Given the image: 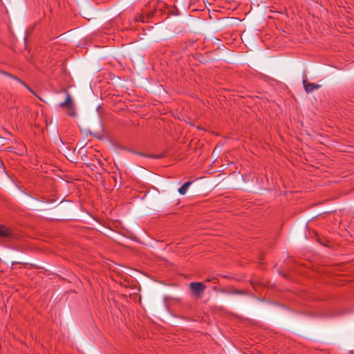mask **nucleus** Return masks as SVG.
Here are the masks:
<instances>
[{
  "instance_id": "9d476101",
  "label": "nucleus",
  "mask_w": 354,
  "mask_h": 354,
  "mask_svg": "<svg viewBox=\"0 0 354 354\" xmlns=\"http://www.w3.org/2000/svg\"><path fill=\"white\" fill-rule=\"evenodd\" d=\"M232 294H234V295H247L248 294V292L245 290H233L232 292H231Z\"/></svg>"
},
{
  "instance_id": "dca6fc26",
  "label": "nucleus",
  "mask_w": 354,
  "mask_h": 354,
  "mask_svg": "<svg viewBox=\"0 0 354 354\" xmlns=\"http://www.w3.org/2000/svg\"><path fill=\"white\" fill-rule=\"evenodd\" d=\"M15 263H19V262H12V265H14Z\"/></svg>"
},
{
  "instance_id": "0eeeda50",
  "label": "nucleus",
  "mask_w": 354,
  "mask_h": 354,
  "mask_svg": "<svg viewBox=\"0 0 354 354\" xmlns=\"http://www.w3.org/2000/svg\"><path fill=\"white\" fill-rule=\"evenodd\" d=\"M193 44H194L193 41H187L180 42L179 44V50L180 51H185L189 46H193Z\"/></svg>"
},
{
  "instance_id": "20e7f679",
  "label": "nucleus",
  "mask_w": 354,
  "mask_h": 354,
  "mask_svg": "<svg viewBox=\"0 0 354 354\" xmlns=\"http://www.w3.org/2000/svg\"><path fill=\"white\" fill-rule=\"evenodd\" d=\"M303 85L305 91L308 93L313 92L314 90L319 89L321 85L315 83H310L307 80H303Z\"/></svg>"
},
{
  "instance_id": "4468645a",
  "label": "nucleus",
  "mask_w": 354,
  "mask_h": 354,
  "mask_svg": "<svg viewBox=\"0 0 354 354\" xmlns=\"http://www.w3.org/2000/svg\"><path fill=\"white\" fill-rule=\"evenodd\" d=\"M221 292H225V293H226V292H227V291H225V290H221Z\"/></svg>"
},
{
  "instance_id": "39448f33",
  "label": "nucleus",
  "mask_w": 354,
  "mask_h": 354,
  "mask_svg": "<svg viewBox=\"0 0 354 354\" xmlns=\"http://www.w3.org/2000/svg\"><path fill=\"white\" fill-rule=\"evenodd\" d=\"M153 12H152L151 14H147V21L145 20V18H146L145 16L142 13L137 15L134 18V21L142 22V23L148 22L149 21L148 20L153 16Z\"/></svg>"
},
{
  "instance_id": "f257e3e1",
  "label": "nucleus",
  "mask_w": 354,
  "mask_h": 354,
  "mask_svg": "<svg viewBox=\"0 0 354 354\" xmlns=\"http://www.w3.org/2000/svg\"><path fill=\"white\" fill-rule=\"evenodd\" d=\"M66 98L63 102L59 104V107L68 109L67 115L70 117L74 118L76 116V111L75 110V104H74V102L71 97L70 93L67 91H66Z\"/></svg>"
},
{
  "instance_id": "2eb2a0df",
  "label": "nucleus",
  "mask_w": 354,
  "mask_h": 354,
  "mask_svg": "<svg viewBox=\"0 0 354 354\" xmlns=\"http://www.w3.org/2000/svg\"><path fill=\"white\" fill-rule=\"evenodd\" d=\"M221 277H223V278H227V276H225V275H220Z\"/></svg>"
},
{
  "instance_id": "6e6552de",
  "label": "nucleus",
  "mask_w": 354,
  "mask_h": 354,
  "mask_svg": "<svg viewBox=\"0 0 354 354\" xmlns=\"http://www.w3.org/2000/svg\"><path fill=\"white\" fill-rule=\"evenodd\" d=\"M6 74L10 77L11 78L15 80L16 81H17L19 83H20L21 84H22L23 86H24V84H26V82H24L23 80H21L20 78H19L18 77L14 75H11V74H9L8 73H6Z\"/></svg>"
},
{
  "instance_id": "423d86ee",
  "label": "nucleus",
  "mask_w": 354,
  "mask_h": 354,
  "mask_svg": "<svg viewBox=\"0 0 354 354\" xmlns=\"http://www.w3.org/2000/svg\"><path fill=\"white\" fill-rule=\"evenodd\" d=\"M192 183V181L185 182L178 190L180 195H185L188 190L190 185Z\"/></svg>"
},
{
  "instance_id": "9b49d317",
  "label": "nucleus",
  "mask_w": 354,
  "mask_h": 354,
  "mask_svg": "<svg viewBox=\"0 0 354 354\" xmlns=\"http://www.w3.org/2000/svg\"><path fill=\"white\" fill-rule=\"evenodd\" d=\"M31 93H32L34 95H35L37 97H38L39 99H40L41 100H42V99L41 97H39L36 93L26 83L24 84V86Z\"/></svg>"
},
{
  "instance_id": "f03ea898",
  "label": "nucleus",
  "mask_w": 354,
  "mask_h": 354,
  "mask_svg": "<svg viewBox=\"0 0 354 354\" xmlns=\"http://www.w3.org/2000/svg\"><path fill=\"white\" fill-rule=\"evenodd\" d=\"M17 236V234L12 228L0 224V239H16Z\"/></svg>"
},
{
  "instance_id": "f8f14e48",
  "label": "nucleus",
  "mask_w": 354,
  "mask_h": 354,
  "mask_svg": "<svg viewBox=\"0 0 354 354\" xmlns=\"http://www.w3.org/2000/svg\"><path fill=\"white\" fill-rule=\"evenodd\" d=\"M206 281H207V282L213 281L214 283H216L218 282V279L216 277H208L206 279Z\"/></svg>"
},
{
  "instance_id": "ddd939ff",
  "label": "nucleus",
  "mask_w": 354,
  "mask_h": 354,
  "mask_svg": "<svg viewBox=\"0 0 354 354\" xmlns=\"http://www.w3.org/2000/svg\"><path fill=\"white\" fill-rule=\"evenodd\" d=\"M133 153L137 154V155H139L140 156H143V157H146V158H149V154L148 153H142V152H137V151H133Z\"/></svg>"
},
{
  "instance_id": "7ed1b4c3",
  "label": "nucleus",
  "mask_w": 354,
  "mask_h": 354,
  "mask_svg": "<svg viewBox=\"0 0 354 354\" xmlns=\"http://www.w3.org/2000/svg\"><path fill=\"white\" fill-rule=\"evenodd\" d=\"M189 287L194 295L196 297H200L206 288L202 282H192Z\"/></svg>"
},
{
  "instance_id": "1a4fd4ad",
  "label": "nucleus",
  "mask_w": 354,
  "mask_h": 354,
  "mask_svg": "<svg viewBox=\"0 0 354 354\" xmlns=\"http://www.w3.org/2000/svg\"><path fill=\"white\" fill-rule=\"evenodd\" d=\"M165 156V153H161L159 154H149V158H154V159H160L162 158Z\"/></svg>"
}]
</instances>
